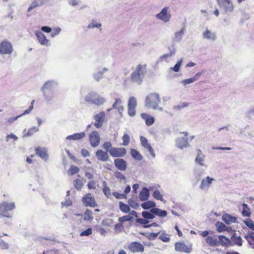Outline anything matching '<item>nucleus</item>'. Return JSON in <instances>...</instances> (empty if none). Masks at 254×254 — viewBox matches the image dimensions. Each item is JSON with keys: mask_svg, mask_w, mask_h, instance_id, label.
Returning <instances> with one entry per match:
<instances>
[{"mask_svg": "<svg viewBox=\"0 0 254 254\" xmlns=\"http://www.w3.org/2000/svg\"><path fill=\"white\" fill-rule=\"evenodd\" d=\"M161 102L159 95L157 93H151L148 94L145 98V106L148 108L154 110L158 109L162 110V108L159 107V104Z\"/></svg>", "mask_w": 254, "mask_h": 254, "instance_id": "nucleus-1", "label": "nucleus"}, {"mask_svg": "<svg viewBox=\"0 0 254 254\" xmlns=\"http://www.w3.org/2000/svg\"><path fill=\"white\" fill-rule=\"evenodd\" d=\"M146 64H138L136 69L130 75V80L132 82L140 84L143 80L144 73L146 72Z\"/></svg>", "mask_w": 254, "mask_h": 254, "instance_id": "nucleus-2", "label": "nucleus"}, {"mask_svg": "<svg viewBox=\"0 0 254 254\" xmlns=\"http://www.w3.org/2000/svg\"><path fill=\"white\" fill-rule=\"evenodd\" d=\"M15 207L14 202L3 201L0 203V216L8 218H11V211Z\"/></svg>", "mask_w": 254, "mask_h": 254, "instance_id": "nucleus-3", "label": "nucleus"}, {"mask_svg": "<svg viewBox=\"0 0 254 254\" xmlns=\"http://www.w3.org/2000/svg\"><path fill=\"white\" fill-rule=\"evenodd\" d=\"M82 201L85 206L95 207L97 206L94 197L90 193L85 194L82 198Z\"/></svg>", "mask_w": 254, "mask_h": 254, "instance_id": "nucleus-4", "label": "nucleus"}, {"mask_svg": "<svg viewBox=\"0 0 254 254\" xmlns=\"http://www.w3.org/2000/svg\"><path fill=\"white\" fill-rule=\"evenodd\" d=\"M13 51V47L10 42L7 40L2 41L0 44V54H11Z\"/></svg>", "mask_w": 254, "mask_h": 254, "instance_id": "nucleus-5", "label": "nucleus"}, {"mask_svg": "<svg viewBox=\"0 0 254 254\" xmlns=\"http://www.w3.org/2000/svg\"><path fill=\"white\" fill-rule=\"evenodd\" d=\"M218 5L224 9L225 13H229L233 11L234 6L230 0H217Z\"/></svg>", "mask_w": 254, "mask_h": 254, "instance_id": "nucleus-6", "label": "nucleus"}, {"mask_svg": "<svg viewBox=\"0 0 254 254\" xmlns=\"http://www.w3.org/2000/svg\"><path fill=\"white\" fill-rule=\"evenodd\" d=\"M175 249L176 251L187 254L190 253L192 251L191 245H188L182 242H178L175 244Z\"/></svg>", "mask_w": 254, "mask_h": 254, "instance_id": "nucleus-7", "label": "nucleus"}, {"mask_svg": "<svg viewBox=\"0 0 254 254\" xmlns=\"http://www.w3.org/2000/svg\"><path fill=\"white\" fill-rule=\"evenodd\" d=\"M109 153L113 157H121L126 154L127 150L125 148L113 147L110 149Z\"/></svg>", "mask_w": 254, "mask_h": 254, "instance_id": "nucleus-8", "label": "nucleus"}, {"mask_svg": "<svg viewBox=\"0 0 254 254\" xmlns=\"http://www.w3.org/2000/svg\"><path fill=\"white\" fill-rule=\"evenodd\" d=\"M186 137H180L176 140V146L180 149H183L189 146L188 139L187 138L188 133L187 132H183Z\"/></svg>", "mask_w": 254, "mask_h": 254, "instance_id": "nucleus-9", "label": "nucleus"}, {"mask_svg": "<svg viewBox=\"0 0 254 254\" xmlns=\"http://www.w3.org/2000/svg\"><path fill=\"white\" fill-rule=\"evenodd\" d=\"M168 7L163 8L160 12L156 15V18L165 22L169 21L171 18V14L168 12Z\"/></svg>", "mask_w": 254, "mask_h": 254, "instance_id": "nucleus-10", "label": "nucleus"}, {"mask_svg": "<svg viewBox=\"0 0 254 254\" xmlns=\"http://www.w3.org/2000/svg\"><path fill=\"white\" fill-rule=\"evenodd\" d=\"M128 250L132 253L143 252L144 248L142 244L137 242H133L128 245Z\"/></svg>", "mask_w": 254, "mask_h": 254, "instance_id": "nucleus-11", "label": "nucleus"}, {"mask_svg": "<svg viewBox=\"0 0 254 254\" xmlns=\"http://www.w3.org/2000/svg\"><path fill=\"white\" fill-rule=\"evenodd\" d=\"M89 141L91 145L95 147L97 146L100 141V138L98 132L96 131H93L89 134Z\"/></svg>", "mask_w": 254, "mask_h": 254, "instance_id": "nucleus-12", "label": "nucleus"}, {"mask_svg": "<svg viewBox=\"0 0 254 254\" xmlns=\"http://www.w3.org/2000/svg\"><path fill=\"white\" fill-rule=\"evenodd\" d=\"M105 118V114L104 112H101L94 117L95 120L94 126L96 128L101 127L103 124Z\"/></svg>", "mask_w": 254, "mask_h": 254, "instance_id": "nucleus-13", "label": "nucleus"}, {"mask_svg": "<svg viewBox=\"0 0 254 254\" xmlns=\"http://www.w3.org/2000/svg\"><path fill=\"white\" fill-rule=\"evenodd\" d=\"M114 164L116 167L122 171H125L127 170V163L123 159L118 158L115 159Z\"/></svg>", "mask_w": 254, "mask_h": 254, "instance_id": "nucleus-14", "label": "nucleus"}, {"mask_svg": "<svg viewBox=\"0 0 254 254\" xmlns=\"http://www.w3.org/2000/svg\"><path fill=\"white\" fill-rule=\"evenodd\" d=\"M140 139L141 145L148 150L153 157H155V155L154 150L150 144L148 143L147 139L142 136H140Z\"/></svg>", "mask_w": 254, "mask_h": 254, "instance_id": "nucleus-15", "label": "nucleus"}, {"mask_svg": "<svg viewBox=\"0 0 254 254\" xmlns=\"http://www.w3.org/2000/svg\"><path fill=\"white\" fill-rule=\"evenodd\" d=\"M96 156L98 160L102 162H106L108 161L109 156L108 152L104 151L103 150H98L96 152Z\"/></svg>", "mask_w": 254, "mask_h": 254, "instance_id": "nucleus-16", "label": "nucleus"}, {"mask_svg": "<svg viewBox=\"0 0 254 254\" xmlns=\"http://www.w3.org/2000/svg\"><path fill=\"white\" fill-rule=\"evenodd\" d=\"M205 155L202 153L201 150L199 149L197 150V155L195 159V162L196 164L203 166L204 164Z\"/></svg>", "mask_w": 254, "mask_h": 254, "instance_id": "nucleus-17", "label": "nucleus"}, {"mask_svg": "<svg viewBox=\"0 0 254 254\" xmlns=\"http://www.w3.org/2000/svg\"><path fill=\"white\" fill-rule=\"evenodd\" d=\"M218 243L219 246L221 245L223 247H228L232 246L231 241L224 235H220L218 236Z\"/></svg>", "mask_w": 254, "mask_h": 254, "instance_id": "nucleus-18", "label": "nucleus"}, {"mask_svg": "<svg viewBox=\"0 0 254 254\" xmlns=\"http://www.w3.org/2000/svg\"><path fill=\"white\" fill-rule=\"evenodd\" d=\"M213 180V179L210 178L209 176L206 177L204 179H203L201 180V183H200V185L199 186L201 190H204L206 189H208L210 186V185L211 184Z\"/></svg>", "mask_w": 254, "mask_h": 254, "instance_id": "nucleus-19", "label": "nucleus"}, {"mask_svg": "<svg viewBox=\"0 0 254 254\" xmlns=\"http://www.w3.org/2000/svg\"><path fill=\"white\" fill-rule=\"evenodd\" d=\"M141 117L145 121V124L149 127L153 124L155 122L154 118L147 113H141Z\"/></svg>", "mask_w": 254, "mask_h": 254, "instance_id": "nucleus-20", "label": "nucleus"}, {"mask_svg": "<svg viewBox=\"0 0 254 254\" xmlns=\"http://www.w3.org/2000/svg\"><path fill=\"white\" fill-rule=\"evenodd\" d=\"M218 241V239L216 235L213 236H209L205 239L206 243L210 246H218L219 243Z\"/></svg>", "mask_w": 254, "mask_h": 254, "instance_id": "nucleus-21", "label": "nucleus"}, {"mask_svg": "<svg viewBox=\"0 0 254 254\" xmlns=\"http://www.w3.org/2000/svg\"><path fill=\"white\" fill-rule=\"evenodd\" d=\"M36 36L39 42L43 45H47L49 40L46 38L45 35L41 31L36 32Z\"/></svg>", "mask_w": 254, "mask_h": 254, "instance_id": "nucleus-22", "label": "nucleus"}, {"mask_svg": "<svg viewBox=\"0 0 254 254\" xmlns=\"http://www.w3.org/2000/svg\"><path fill=\"white\" fill-rule=\"evenodd\" d=\"M222 218V220L227 224L235 223L237 220V218L236 217L233 216L228 213L224 214Z\"/></svg>", "mask_w": 254, "mask_h": 254, "instance_id": "nucleus-23", "label": "nucleus"}, {"mask_svg": "<svg viewBox=\"0 0 254 254\" xmlns=\"http://www.w3.org/2000/svg\"><path fill=\"white\" fill-rule=\"evenodd\" d=\"M36 154L40 156L42 159L47 160L48 158V155L47 151L40 147H37L35 149Z\"/></svg>", "mask_w": 254, "mask_h": 254, "instance_id": "nucleus-24", "label": "nucleus"}, {"mask_svg": "<svg viewBox=\"0 0 254 254\" xmlns=\"http://www.w3.org/2000/svg\"><path fill=\"white\" fill-rule=\"evenodd\" d=\"M149 197V191L147 188H143L139 193V198L141 201L147 200Z\"/></svg>", "mask_w": 254, "mask_h": 254, "instance_id": "nucleus-25", "label": "nucleus"}, {"mask_svg": "<svg viewBox=\"0 0 254 254\" xmlns=\"http://www.w3.org/2000/svg\"><path fill=\"white\" fill-rule=\"evenodd\" d=\"M231 242L232 245H237L241 246L243 244V241L240 236H236L235 234L233 235L231 238Z\"/></svg>", "mask_w": 254, "mask_h": 254, "instance_id": "nucleus-26", "label": "nucleus"}, {"mask_svg": "<svg viewBox=\"0 0 254 254\" xmlns=\"http://www.w3.org/2000/svg\"><path fill=\"white\" fill-rule=\"evenodd\" d=\"M85 136V133L84 132H81L80 133H75L72 135H68L66 137L67 139H72V140H79L80 139L83 138Z\"/></svg>", "mask_w": 254, "mask_h": 254, "instance_id": "nucleus-27", "label": "nucleus"}, {"mask_svg": "<svg viewBox=\"0 0 254 254\" xmlns=\"http://www.w3.org/2000/svg\"><path fill=\"white\" fill-rule=\"evenodd\" d=\"M152 213L160 217H165L167 215V212L165 210H161L158 208H152L150 210Z\"/></svg>", "mask_w": 254, "mask_h": 254, "instance_id": "nucleus-28", "label": "nucleus"}, {"mask_svg": "<svg viewBox=\"0 0 254 254\" xmlns=\"http://www.w3.org/2000/svg\"><path fill=\"white\" fill-rule=\"evenodd\" d=\"M83 217L84 221H92L93 220L92 211L88 208L86 209L83 213Z\"/></svg>", "mask_w": 254, "mask_h": 254, "instance_id": "nucleus-29", "label": "nucleus"}, {"mask_svg": "<svg viewBox=\"0 0 254 254\" xmlns=\"http://www.w3.org/2000/svg\"><path fill=\"white\" fill-rule=\"evenodd\" d=\"M156 206L155 203L154 201L148 200L142 203L141 204V207L144 209H148L150 208H154L153 207Z\"/></svg>", "mask_w": 254, "mask_h": 254, "instance_id": "nucleus-30", "label": "nucleus"}, {"mask_svg": "<svg viewBox=\"0 0 254 254\" xmlns=\"http://www.w3.org/2000/svg\"><path fill=\"white\" fill-rule=\"evenodd\" d=\"M243 210L242 212V214L243 216L245 217H250L251 214V212L250 211V209L248 207V205L246 203L242 204Z\"/></svg>", "mask_w": 254, "mask_h": 254, "instance_id": "nucleus-31", "label": "nucleus"}, {"mask_svg": "<svg viewBox=\"0 0 254 254\" xmlns=\"http://www.w3.org/2000/svg\"><path fill=\"white\" fill-rule=\"evenodd\" d=\"M130 154L131 156L137 160H141L142 159V156L141 154L134 149H131Z\"/></svg>", "mask_w": 254, "mask_h": 254, "instance_id": "nucleus-32", "label": "nucleus"}, {"mask_svg": "<svg viewBox=\"0 0 254 254\" xmlns=\"http://www.w3.org/2000/svg\"><path fill=\"white\" fill-rule=\"evenodd\" d=\"M43 4V0H34L28 8V11H30L33 8Z\"/></svg>", "mask_w": 254, "mask_h": 254, "instance_id": "nucleus-33", "label": "nucleus"}, {"mask_svg": "<svg viewBox=\"0 0 254 254\" xmlns=\"http://www.w3.org/2000/svg\"><path fill=\"white\" fill-rule=\"evenodd\" d=\"M103 192L106 196L108 198H110L111 196V192L110 189L107 186V184L105 182L103 183Z\"/></svg>", "mask_w": 254, "mask_h": 254, "instance_id": "nucleus-34", "label": "nucleus"}, {"mask_svg": "<svg viewBox=\"0 0 254 254\" xmlns=\"http://www.w3.org/2000/svg\"><path fill=\"white\" fill-rule=\"evenodd\" d=\"M201 74H202L201 72L197 73L194 76V77H193L192 78H189V79H185L184 81V83L185 84H190V83H192V82L197 80L199 79V77L201 76Z\"/></svg>", "mask_w": 254, "mask_h": 254, "instance_id": "nucleus-35", "label": "nucleus"}, {"mask_svg": "<svg viewBox=\"0 0 254 254\" xmlns=\"http://www.w3.org/2000/svg\"><path fill=\"white\" fill-rule=\"evenodd\" d=\"M119 207L120 210L124 213L129 212L130 210L129 206L122 201L119 202Z\"/></svg>", "mask_w": 254, "mask_h": 254, "instance_id": "nucleus-36", "label": "nucleus"}, {"mask_svg": "<svg viewBox=\"0 0 254 254\" xmlns=\"http://www.w3.org/2000/svg\"><path fill=\"white\" fill-rule=\"evenodd\" d=\"M215 225L219 232H224L227 230V227L221 222H216Z\"/></svg>", "mask_w": 254, "mask_h": 254, "instance_id": "nucleus-37", "label": "nucleus"}, {"mask_svg": "<svg viewBox=\"0 0 254 254\" xmlns=\"http://www.w3.org/2000/svg\"><path fill=\"white\" fill-rule=\"evenodd\" d=\"M79 169L78 167L72 165L70 166V167L69 169L68 173L69 175L72 176L75 174L78 173L79 172Z\"/></svg>", "mask_w": 254, "mask_h": 254, "instance_id": "nucleus-38", "label": "nucleus"}, {"mask_svg": "<svg viewBox=\"0 0 254 254\" xmlns=\"http://www.w3.org/2000/svg\"><path fill=\"white\" fill-rule=\"evenodd\" d=\"M203 37L208 39L214 40L215 35L214 33H211L209 30H206L203 34Z\"/></svg>", "mask_w": 254, "mask_h": 254, "instance_id": "nucleus-39", "label": "nucleus"}, {"mask_svg": "<svg viewBox=\"0 0 254 254\" xmlns=\"http://www.w3.org/2000/svg\"><path fill=\"white\" fill-rule=\"evenodd\" d=\"M114 176L116 179H117L120 181H124V182H127V179L125 176L120 172H115L114 174Z\"/></svg>", "mask_w": 254, "mask_h": 254, "instance_id": "nucleus-40", "label": "nucleus"}, {"mask_svg": "<svg viewBox=\"0 0 254 254\" xmlns=\"http://www.w3.org/2000/svg\"><path fill=\"white\" fill-rule=\"evenodd\" d=\"M73 185L77 190H80L83 186L82 181L78 179L74 181Z\"/></svg>", "mask_w": 254, "mask_h": 254, "instance_id": "nucleus-41", "label": "nucleus"}, {"mask_svg": "<svg viewBox=\"0 0 254 254\" xmlns=\"http://www.w3.org/2000/svg\"><path fill=\"white\" fill-rule=\"evenodd\" d=\"M39 129L37 127H33L30 128L26 133H25V135L26 136H29L33 135L34 133L37 132Z\"/></svg>", "mask_w": 254, "mask_h": 254, "instance_id": "nucleus-42", "label": "nucleus"}, {"mask_svg": "<svg viewBox=\"0 0 254 254\" xmlns=\"http://www.w3.org/2000/svg\"><path fill=\"white\" fill-rule=\"evenodd\" d=\"M132 219V217H131L130 215H126L124 216L123 217H121L119 218L118 221L119 222L122 223L123 224V223L126 221H131Z\"/></svg>", "mask_w": 254, "mask_h": 254, "instance_id": "nucleus-43", "label": "nucleus"}, {"mask_svg": "<svg viewBox=\"0 0 254 254\" xmlns=\"http://www.w3.org/2000/svg\"><path fill=\"white\" fill-rule=\"evenodd\" d=\"M153 196L157 200H159L161 201H163V198L162 195L161 194L160 191L159 190H155L153 194Z\"/></svg>", "mask_w": 254, "mask_h": 254, "instance_id": "nucleus-44", "label": "nucleus"}, {"mask_svg": "<svg viewBox=\"0 0 254 254\" xmlns=\"http://www.w3.org/2000/svg\"><path fill=\"white\" fill-rule=\"evenodd\" d=\"M101 27V24L99 23H97L95 20H93L92 22L89 23L87 26L88 29L93 28H99Z\"/></svg>", "mask_w": 254, "mask_h": 254, "instance_id": "nucleus-45", "label": "nucleus"}, {"mask_svg": "<svg viewBox=\"0 0 254 254\" xmlns=\"http://www.w3.org/2000/svg\"><path fill=\"white\" fill-rule=\"evenodd\" d=\"M137 102L136 99L133 97L129 98L128 103V107H136Z\"/></svg>", "mask_w": 254, "mask_h": 254, "instance_id": "nucleus-46", "label": "nucleus"}, {"mask_svg": "<svg viewBox=\"0 0 254 254\" xmlns=\"http://www.w3.org/2000/svg\"><path fill=\"white\" fill-rule=\"evenodd\" d=\"M245 238L250 245H254V233H250Z\"/></svg>", "mask_w": 254, "mask_h": 254, "instance_id": "nucleus-47", "label": "nucleus"}, {"mask_svg": "<svg viewBox=\"0 0 254 254\" xmlns=\"http://www.w3.org/2000/svg\"><path fill=\"white\" fill-rule=\"evenodd\" d=\"M122 140L123 145L127 146L130 142V137L127 133H125L122 137Z\"/></svg>", "mask_w": 254, "mask_h": 254, "instance_id": "nucleus-48", "label": "nucleus"}, {"mask_svg": "<svg viewBox=\"0 0 254 254\" xmlns=\"http://www.w3.org/2000/svg\"><path fill=\"white\" fill-rule=\"evenodd\" d=\"M142 215L144 218L147 219H152L154 218V215L153 214L148 211H143L142 213Z\"/></svg>", "mask_w": 254, "mask_h": 254, "instance_id": "nucleus-49", "label": "nucleus"}, {"mask_svg": "<svg viewBox=\"0 0 254 254\" xmlns=\"http://www.w3.org/2000/svg\"><path fill=\"white\" fill-rule=\"evenodd\" d=\"M1 236H0V237ZM9 248L8 244L3 241L2 240H0V249L2 250H7Z\"/></svg>", "mask_w": 254, "mask_h": 254, "instance_id": "nucleus-50", "label": "nucleus"}, {"mask_svg": "<svg viewBox=\"0 0 254 254\" xmlns=\"http://www.w3.org/2000/svg\"><path fill=\"white\" fill-rule=\"evenodd\" d=\"M91 102L96 105H101L104 103L105 99L101 97H98L92 100Z\"/></svg>", "mask_w": 254, "mask_h": 254, "instance_id": "nucleus-51", "label": "nucleus"}, {"mask_svg": "<svg viewBox=\"0 0 254 254\" xmlns=\"http://www.w3.org/2000/svg\"><path fill=\"white\" fill-rule=\"evenodd\" d=\"M121 100L120 98L116 99V101L113 105V108L115 109H120V108L123 109V107L121 106Z\"/></svg>", "mask_w": 254, "mask_h": 254, "instance_id": "nucleus-52", "label": "nucleus"}, {"mask_svg": "<svg viewBox=\"0 0 254 254\" xmlns=\"http://www.w3.org/2000/svg\"><path fill=\"white\" fill-rule=\"evenodd\" d=\"M113 195L117 199H127V195L118 192H114Z\"/></svg>", "mask_w": 254, "mask_h": 254, "instance_id": "nucleus-53", "label": "nucleus"}, {"mask_svg": "<svg viewBox=\"0 0 254 254\" xmlns=\"http://www.w3.org/2000/svg\"><path fill=\"white\" fill-rule=\"evenodd\" d=\"M114 229L116 232H121L124 229L123 224L120 222L116 224L114 227Z\"/></svg>", "mask_w": 254, "mask_h": 254, "instance_id": "nucleus-54", "label": "nucleus"}, {"mask_svg": "<svg viewBox=\"0 0 254 254\" xmlns=\"http://www.w3.org/2000/svg\"><path fill=\"white\" fill-rule=\"evenodd\" d=\"M244 223L247 226L254 230V222L252 220H245Z\"/></svg>", "mask_w": 254, "mask_h": 254, "instance_id": "nucleus-55", "label": "nucleus"}, {"mask_svg": "<svg viewBox=\"0 0 254 254\" xmlns=\"http://www.w3.org/2000/svg\"><path fill=\"white\" fill-rule=\"evenodd\" d=\"M103 147L106 150V152H109L110 149H111V148H113V147H112V144H111V143L110 142H109V141L105 142L103 144Z\"/></svg>", "mask_w": 254, "mask_h": 254, "instance_id": "nucleus-56", "label": "nucleus"}, {"mask_svg": "<svg viewBox=\"0 0 254 254\" xmlns=\"http://www.w3.org/2000/svg\"><path fill=\"white\" fill-rule=\"evenodd\" d=\"M182 62V60H180L179 61L177 62V63L175 65V66L171 68V69H173L175 72L179 71Z\"/></svg>", "mask_w": 254, "mask_h": 254, "instance_id": "nucleus-57", "label": "nucleus"}, {"mask_svg": "<svg viewBox=\"0 0 254 254\" xmlns=\"http://www.w3.org/2000/svg\"><path fill=\"white\" fill-rule=\"evenodd\" d=\"M92 229L89 228H88L87 229L81 232L80 235L81 236H88L91 235L92 234Z\"/></svg>", "mask_w": 254, "mask_h": 254, "instance_id": "nucleus-58", "label": "nucleus"}, {"mask_svg": "<svg viewBox=\"0 0 254 254\" xmlns=\"http://www.w3.org/2000/svg\"><path fill=\"white\" fill-rule=\"evenodd\" d=\"M87 188L89 190H95L96 189V183L94 181H89L87 185Z\"/></svg>", "mask_w": 254, "mask_h": 254, "instance_id": "nucleus-59", "label": "nucleus"}, {"mask_svg": "<svg viewBox=\"0 0 254 254\" xmlns=\"http://www.w3.org/2000/svg\"><path fill=\"white\" fill-rule=\"evenodd\" d=\"M128 203L130 206L133 208L136 209L138 207V204L131 199H128Z\"/></svg>", "mask_w": 254, "mask_h": 254, "instance_id": "nucleus-60", "label": "nucleus"}, {"mask_svg": "<svg viewBox=\"0 0 254 254\" xmlns=\"http://www.w3.org/2000/svg\"><path fill=\"white\" fill-rule=\"evenodd\" d=\"M52 84V83L50 81L46 82L42 88L43 91L45 92L46 90L50 89L51 88Z\"/></svg>", "mask_w": 254, "mask_h": 254, "instance_id": "nucleus-61", "label": "nucleus"}, {"mask_svg": "<svg viewBox=\"0 0 254 254\" xmlns=\"http://www.w3.org/2000/svg\"><path fill=\"white\" fill-rule=\"evenodd\" d=\"M159 238L164 242H168L170 240V238L166 234H161Z\"/></svg>", "mask_w": 254, "mask_h": 254, "instance_id": "nucleus-62", "label": "nucleus"}, {"mask_svg": "<svg viewBox=\"0 0 254 254\" xmlns=\"http://www.w3.org/2000/svg\"><path fill=\"white\" fill-rule=\"evenodd\" d=\"M34 100H33L32 102H31V105L29 107L28 109L27 110H26L22 115H21L20 116H22V115H26V114H29L31 111L32 110V109H33V105H34Z\"/></svg>", "mask_w": 254, "mask_h": 254, "instance_id": "nucleus-63", "label": "nucleus"}, {"mask_svg": "<svg viewBox=\"0 0 254 254\" xmlns=\"http://www.w3.org/2000/svg\"><path fill=\"white\" fill-rule=\"evenodd\" d=\"M128 113L130 116H134L135 114V107H127Z\"/></svg>", "mask_w": 254, "mask_h": 254, "instance_id": "nucleus-64", "label": "nucleus"}]
</instances>
